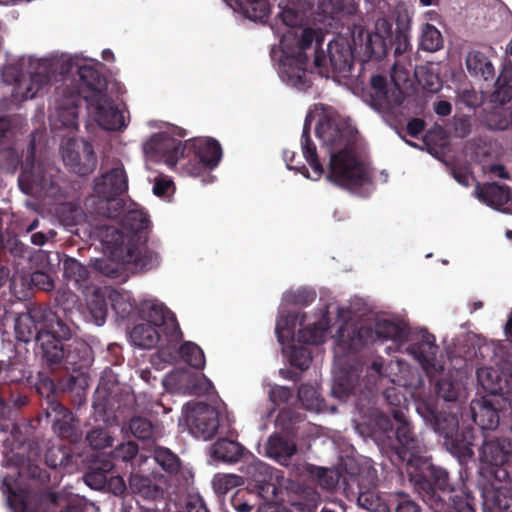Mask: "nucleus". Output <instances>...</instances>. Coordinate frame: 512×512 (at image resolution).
I'll return each mask as SVG.
<instances>
[{
    "instance_id": "nucleus-47",
    "label": "nucleus",
    "mask_w": 512,
    "mask_h": 512,
    "mask_svg": "<svg viewBox=\"0 0 512 512\" xmlns=\"http://www.w3.org/2000/svg\"><path fill=\"white\" fill-rule=\"evenodd\" d=\"M129 428L132 434L138 439H148L153 434L151 423L141 417L133 418L130 422Z\"/></svg>"
},
{
    "instance_id": "nucleus-64",
    "label": "nucleus",
    "mask_w": 512,
    "mask_h": 512,
    "mask_svg": "<svg viewBox=\"0 0 512 512\" xmlns=\"http://www.w3.org/2000/svg\"><path fill=\"white\" fill-rule=\"evenodd\" d=\"M233 506L238 512H250L252 510V505L246 501L241 502L237 497L233 498Z\"/></svg>"
},
{
    "instance_id": "nucleus-59",
    "label": "nucleus",
    "mask_w": 512,
    "mask_h": 512,
    "mask_svg": "<svg viewBox=\"0 0 512 512\" xmlns=\"http://www.w3.org/2000/svg\"><path fill=\"white\" fill-rule=\"evenodd\" d=\"M106 484L108 485V489L115 495L122 494L126 489L125 482L120 476L111 477Z\"/></svg>"
},
{
    "instance_id": "nucleus-4",
    "label": "nucleus",
    "mask_w": 512,
    "mask_h": 512,
    "mask_svg": "<svg viewBox=\"0 0 512 512\" xmlns=\"http://www.w3.org/2000/svg\"><path fill=\"white\" fill-rule=\"evenodd\" d=\"M72 69H75L87 87L84 98L87 102L88 114L97 124L110 131L125 129L130 121L126 108L116 107L102 91L104 81L94 69L93 59L74 56L69 59Z\"/></svg>"
},
{
    "instance_id": "nucleus-30",
    "label": "nucleus",
    "mask_w": 512,
    "mask_h": 512,
    "mask_svg": "<svg viewBox=\"0 0 512 512\" xmlns=\"http://www.w3.org/2000/svg\"><path fill=\"white\" fill-rule=\"evenodd\" d=\"M466 67L468 72L476 78L487 81L494 77V67L491 61L479 51H472L467 55Z\"/></svg>"
},
{
    "instance_id": "nucleus-5",
    "label": "nucleus",
    "mask_w": 512,
    "mask_h": 512,
    "mask_svg": "<svg viewBox=\"0 0 512 512\" xmlns=\"http://www.w3.org/2000/svg\"><path fill=\"white\" fill-rule=\"evenodd\" d=\"M320 38L319 31L309 28L302 29L300 36L291 31L283 36L278 66L283 81L298 89H304L309 85L305 51L311 47L314 40L318 45Z\"/></svg>"
},
{
    "instance_id": "nucleus-36",
    "label": "nucleus",
    "mask_w": 512,
    "mask_h": 512,
    "mask_svg": "<svg viewBox=\"0 0 512 512\" xmlns=\"http://www.w3.org/2000/svg\"><path fill=\"white\" fill-rule=\"evenodd\" d=\"M121 223L124 229L134 233L146 230L150 227V220L147 214L140 208L128 210L121 220Z\"/></svg>"
},
{
    "instance_id": "nucleus-43",
    "label": "nucleus",
    "mask_w": 512,
    "mask_h": 512,
    "mask_svg": "<svg viewBox=\"0 0 512 512\" xmlns=\"http://www.w3.org/2000/svg\"><path fill=\"white\" fill-rule=\"evenodd\" d=\"M154 460L169 473L177 472L180 466L178 458L165 448L155 450Z\"/></svg>"
},
{
    "instance_id": "nucleus-37",
    "label": "nucleus",
    "mask_w": 512,
    "mask_h": 512,
    "mask_svg": "<svg viewBox=\"0 0 512 512\" xmlns=\"http://www.w3.org/2000/svg\"><path fill=\"white\" fill-rule=\"evenodd\" d=\"M420 47L428 52H435L443 47V37L435 26L426 23L421 27Z\"/></svg>"
},
{
    "instance_id": "nucleus-49",
    "label": "nucleus",
    "mask_w": 512,
    "mask_h": 512,
    "mask_svg": "<svg viewBox=\"0 0 512 512\" xmlns=\"http://www.w3.org/2000/svg\"><path fill=\"white\" fill-rule=\"evenodd\" d=\"M87 440L89 441V444L95 449H102L112 444L110 436H108V434L101 429L92 430L87 435Z\"/></svg>"
},
{
    "instance_id": "nucleus-53",
    "label": "nucleus",
    "mask_w": 512,
    "mask_h": 512,
    "mask_svg": "<svg viewBox=\"0 0 512 512\" xmlns=\"http://www.w3.org/2000/svg\"><path fill=\"white\" fill-rule=\"evenodd\" d=\"M138 451V447L134 442H127L125 444L120 445L116 451V457L121 458L122 460H130L132 459Z\"/></svg>"
},
{
    "instance_id": "nucleus-7",
    "label": "nucleus",
    "mask_w": 512,
    "mask_h": 512,
    "mask_svg": "<svg viewBox=\"0 0 512 512\" xmlns=\"http://www.w3.org/2000/svg\"><path fill=\"white\" fill-rule=\"evenodd\" d=\"M330 161L326 179L340 187L350 190L369 182L368 166L357 157L351 144L346 148L329 153Z\"/></svg>"
},
{
    "instance_id": "nucleus-17",
    "label": "nucleus",
    "mask_w": 512,
    "mask_h": 512,
    "mask_svg": "<svg viewBox=\"0 0 512 512\" xmlns=\"http://www.w3.org/2000/svg\"><path fill=\"white\" fill-rule=\"evenodd\" d=\"M163 385L167 390L186 394H205L212 389L208 378L189 369L173 370L165 376Z\"/></svg>"
},
{
    "instance_id": "nucleus-32",
    "label": "nucleus",
    "mask_w": 512,
    "mask_h": 512,
    "mask_svg": "<svg viewBox=\"0 0 512 512\" xmlns=\"http://www.w3.org/2000/svg\"><path fill=\"white\" fill-rule=\"evenodd\" d=\"M127 263L134 262L141 270H149L156 267L160 262L159 255L147 248L133 247L126 244Z\"/></svg>"
},
{
    "instance_id": "nucleus-55",
    "label": "nucleus",
    "mask_w": 512,
    "mask_h": 512,
    "mask_svg": "<svg viewBox=\"0 0 512 512\" xmlns=\"http://www.w3.org/2000/svg\"><path fill=\"white\" fill-rule=\"evenodd\" d=\"M290 396V391L283 386H274L269 390L270 400L276 404L287 401Z\"/></svg>"
},
{
    "instance_id": "nucleus-63",
    "label": "nucleus",
    "mask_w": 512,
    "mask_h": 512,
    "mask_svg": "<svg viewBox=\"0 0 512 512\" xmlns=\"http://www.w3.org/2000/svg\"><path fill=\"white\" fill-rule=\"evenodd\" d=\"M455 512H474V508L469 499L465 501H454Z\"/></svg>"
},
{
    "instance_id": "nucleus-8",
    "label": "nucleus",
    "mask_w": 512,
    "mask_h": 512,
    "mask_svg": "<svg viewBox=\"0 0 512 512\" xmlns=\"http://www.w3.org/2000/svg\"><path fill=\"white\" fill-rule=\"evenodd\" d=\"M127 188V178L124 169L117 166L97 178L94 183L91 201L97 199L98 212L109 218H117L123 210V202L119 198Z\"/></svg>"
},
{
    "instance_id": "nucleus-19",
    "label": "nucleus",
    "mask_w": 512,
    "mask_h": 512,
    "mask_svg": "<svg viewBox=\"0 0 512 512\" xmlns=\"http://www.w3.org/2000/svg\"><path fill=\"white\" fill-rule=\"evenodd\" d=\"M63 161L74 173L85 175L96 165L92 146L82 139H71L62 149Z\"/></svg>"
},
{
    "instance_id": "nucleus-52",
    "label": "nucleus",
    "mask_w": 512,
    "mask_h": 512,
    "mask_svg": "<svg viewBox=\"0 0 512 512\" xmlns=\"http://www.w3.org/2000/svg\"><path fill=\"white\" fill-rule=\"evenodd\" d=\"M491 500L494 503L495 508L500 510H509L512 508V497H507L505 492L501 489H497L491 496Z\"/></svg>"
},
{
    "instance_id": "nucleus-54",
    "label": "nucleus",
    "mask_w": 512,
    "mask_h": 512,
    "mask_svg": "<svg viewBox=\"0 0 512 512\" xmlns=\"http://www.w3.org/2000/svg\"><path fill=\"white\" fill-rule=\"evenodd\" d=\"M317 476L321 485L326 488L333 487L338 481L337 475L334 471L324 468H317Z\"/></svg>"
},
{
    "instance_id": "nucleus-10",
    "label": "nucleus",
    "mask_w": 512,
    "mask_h": 512,
    "mask_svg": "<svg viewBox=\"0 0 512 512\" xmlns=\"http://www.w3.org/2000/svg\"><path fill=\"white\" fill-rule=\"evenodd\" d=\"M181 156L187 159L182 166V172L191 177H198L206 170L216 167L222 153L220 145L215 140L195 138L184 142Z\"/></svg>"
},
{
    "instance_id": "nucleus-23",
    "label": "nucleus",
    "mask_w": 512,
    "mask_h": 512,
    "mask_svg": "<svg viewBox=\"0 0 512 512\" xmlns=\"http://www.w3.org/2000/svg\"><path fill=\"white\" fill-rule=\"evenodd\" d=\"M237 13L252 21H264L270 13L268 0H224Z\"/></svg>"
},
{
    "instance_id": "nucleus-56",
    "label": "nucleus",
    "mask_w": 512,
    "mask_h": 512,
    "mask_svg": "<svg viewBox=\"0 0 512 512\" xmlns=\"http://www.w3.org/2000/svg\"><path fill=\"white\" fill-rule=\"evenodd\" d=\"M85 483L93 489H101L106 483V476L102 472H92L85 476Z\"/></svg>"
},
{
    "instance_id": "nucleus-1",
    "label": "nucleus",
    "mask_w": 512,
    "mask_h": 512,
    "mask_svg": "<svg viewBox=\"0 0 512 512\" xmlns=\"http://www.w3.org/2000/svg\"><path fill=\"white\" fill-rule=\"evenodd\" d=\"M314 128L315 135L327 153L346 148L351 144L352 128L339 114L330 107L315 105L306 116L301 136V149L304 159L312 169L309 174L300 161H296L293 151H284V160L287 168L303 174L311 180H319L325 173L322 164L318 160L316 146L309 138L310 130Z\"/></svg>"
},
{
    "instance_id": "nucleus-38",
    "label": "nucleus",
    "mask_w": 512,
    "mask_h": 512,
    "mask_svg": "<svg viewBox=\"0 0 512 512\" xmlns=\"http://www.w3.org/2000/svg\"><path fill=\"white\" fill-rule=\"evenodd\" d=\"M64 274L67 279L73 281L76 286L83 291H86V287H91L90 285H86L88 272L87 269L77 260L69 258L64 262Z\"/></svg>"
},
{
    "instance_id": "nucleus-22",
    "label": "nucleus",
    "mask_w": 512,
    "mask_h": 512,
    "mask_svg": "<svg viewBox=\"0 0 512 512\" xmlns=\"http://www.w3.org/2000/svg\"><path fill=\"white\" fill-rule=\"evenodd\" d=\"M477 377L482 388L488 395L512 396V374L510 379H503L499 369L492 367L480 368Z\"/></svg>"
},
{
    "instance_id": "nucleus-16",
    "label": "nucleus",
    "mask_w": 512,
    "mask_h": 512,
    "mask_svg": "<svg viewBox=\"0 0 512 512\" xmlns=\"http://www.w3.org/2000/svg\"><path fill=\"white\" fill-rule=\"evenodd\" d=\"M20 189L29 195H42L52 186L51 176L42 163H35L33 147L27 152L22 171L18 179Z\"/></svg>"
},
{
    "instance_id": "nucleus-3",
    "label": "nucleus",
    "mask_w": 512,
    "mask_h": 512,
    "mask_svg": "<svg viewBox=\"0 0 512 512\" xmlns=\"http://www.w3.org/2000/svg\"><path fill=\"white\" fill-rule=\"evenodd\" d=\"M329 311L323 309L321 315L300 316L291 314L280 316L276 323V334L283 353L290 364L305 370L311 363V353L305 344H321L327 336Z\"/></svg>"
},
{
    "instance_id": "nucleus-25",
    "label": "nucleus",
    "mask_w": 512,
    "mask_h": 512,
    "mask_svg": "<svg viewBox=\"0 0 512 512\" xmlns=\"http://www.w3.org/2000/svg\"><path fill=\"white\" fill-rule=\"evenodd\" d=\"M280 17L283 23L290 27L304 24L310 5L306 0H282L279 4Z\"/></svg>"
},
{
    "instance_id": "nucleus-35",
    "label": "nucleus",
    "mask_w": 512,
    "mask_h": 512,
    "mask_svg": "<svg viewBox=\"0 0 512 512\" xmlns=\"http://www.w3.org/2000/svg\"><path fill=\"white\" fill-rule=\"evenodd\" d=\"M358 36L361 40H365L364 53L367 57H381L386 53V39L382 34L378 32L370 33L361 30L359 31Z\"/></svg>"
},
{
    "instance_id": "nucleus-11",
    "label": "nucleus",
    "mask_w": 512,
    "mask_h": 512,
    "mask_svg": "<svg viewBox=\"0 0 512 512\" xmlns=\"http://www.w3.org/2000/svg\"><path fill=\"white\" fill-rule=\"evenodd\" d=\"M179 424L197 439H211L219 428L218 411L205 403L192 402L183 406Z\"/></svg>"
},
{
    "instance_id": "nucleus-41",
    "label": "nucleus",
    "mask_w": 512,
    "mask_h": 512,
    "mask_svg": "<svg viewBox=\"0 0 512 512\" xmlns=\"http://www.w3.org/2000/svg\"><path fill=\"white\" fill-rule=\"evenodd\" d=\"M106 293L112 308L116 311L117 314L123 317L131 311L133 304L128 294H123L110 288L106 291Z\"/></svg>"
},
{
    "instance_id": "nucleus-42",
    "label": "nucleus",
    "mask_w": 512,
    "mask_h": 512,
    "mask_svg": "<svg viewBox=\"0 0 512 512\" xmlns=\"http://www.w3.org/2000/svg\"><path fill=\"white\" fill-rule=\"evenodd\" d=\"M130 488L133 492L141 494L145 498H153L158 494L157 488L151 481L138 474H133L130 478Z\"/></svg>"
},
{
    "instance_id": "nucleus-2",
    "label": "nucleus",
    "mask_w": 512,
    "mask_h": 512,
    "mask_svg": "<svg viewBox=\"0 0 512 512\" xmlns=\"http://www.w3.org/2000/svg\"><path fill=\"white\" fill-rule=\"evenodd\" d=\"M340 322L335 338V361L333 366L334 384L332 393L340 400H346L353 389V384L358 378L356 368L346 369L342 354L345 351L357 350L360 347L374 342L378 338H387L399 340L401 338L402 327L385 318H378L375 322V331L370 326L362 323L347 321L349 310L346 308H335Z\"/></svg>"
},
{
    "instance_id": "nucleus-48",
    "label": "nucleus",
    "mask_w": 512,
    "mask_h": 512,
    "mask_svg": "<svg viewBox=\"0 0 512 512\" xmlns=\"http://www.w3.org/2000/svg\"><path fill=\"white\" fill-rule=\"evenodd\" d=\"M425 418L428 421H432L433 420L434 421V423H433L434 430L439 432V433L445 434L447 437L451 436L452 432L457 427V421H456V419L454 417H450L449 419H445V421L447 422V426L442 425L441 422H440V418L438 416H436L433 412H429V415L425 416Z\"/></svg>"
},
{
    "instance_id": "nucleus-24",
    "label": "nucleus",
    "mask_w": 512,
    "mask_h": 512,
    "mask_svg": "<svg viewBox=\"0 0 512 512\" xmlns=\"http://www.w3.org/2000/svg\"><path fill=\"white\" fill-rule=\"evenodd\" d=\"M107 290L109 288L100 289L92 286L86 287V291H84L87 308L97 326L103 325L106 319L108 311Z\"/></svg>"
},
{
    "instance_id": "nucleus-31",
    "label": "nucleus",
    "mask_w": 512,
    "mask_h": 512,
    "mask_svg": "<svg viewBox=\"0 0 512 512\" xmlns=\"http://www.w3.org/2000/svg\"><path fill=\"white\" fill-rule=\"evenodd\" d=\"M39 257L41 260L47 261V271H36L32 273L31 282L34 286L44 291L52 290L54 287V282L50 273L55 271V269L59 266L60 257L57 253L51 255L46 252H41Z\"/></svg>"
},
{
    "instance_id": "nucleus-60",
    "label": "nucleus",
    "mask_w": 512,
    "mask_h": 512,
    "mask_svg": "<svg viewBox=\"0 0 512 512\" xmlns=\"http://www.w3.org/2000/svg\"><path fill=\"white\" fill-rule=\"evenodd\" d=\"M423 128L424 123L419 119L411 120L407 125L408 133L412 136H417L420 132H422Z\"/></svg>"
},
{
    "instance_id": "nucleus-18",
    "label": "nucleus",
    "mask_w": 512,
    "mask_h": 512,
    "mask_svg": "<svg viewBox=\"0 0 512 512\" xmlns=\"http://www.w3.org/2000/svg\"><path fill=\"white\" fill-rule=\"evenodd\" d=\"M178 359L198 370L203 369L205 366V356L202 349L192 342L184 343L177 351L170 346L162 347L152 357L151 363L156 369L162 370L166 363H172Z\"/></svg>"
},
{
    "instance_id": "nucleus-21",
    "label": "nucleus",
    "mask_w": 512,
    "mask_h": 512,
    "mask_svg": "<svg viewBox=\"0 0 512 512\" xmlns=\"http://www.w3.org/2000/svg\"><path fill=\"white\" fill-rule=\"evenodd\" d=\"M475 196L486 205L512 213V191L505 186L495 183L478 186L475 190Z\"/></svg>"
},
{
    "instance_id": "nucleus-12",
    "label": "nucleus",
    "mask_w": 512,
    "mask_h": 512,
    "mask_svg": "<svg viewBox=\"0 0 512 512\" xmlns=\"http://www.w3.org/2000/svg\"><path fill=\"white\" fill-rule=\"evenodd\" d=\"M80 82V86L75 91H69L67 83L65 87L58 89L55 108L50 118L54 129L68 128L72 130L77 127L80 94L87 93V87L81 79Z\"/></svg>"
},
{
    "instance_id": "nucleus-57",
    "label": "nucleus",
    "mask_w": 512,
    "mask_h": 512,
    "mask_svg": "<svg viewBox=\"0 0 512 512\" xmlns=\"http://www.w3.org/2000/svg\"><path fill=\"white\" fill-rule=\"evenodd\" d=\"M512 98V87L509 85H499L493 94V102L504 104Z\"/></svg>"
},
{
    "instance_id": "nucleus-27",
    "label": "nucleus",
    "mask_w": 512,
    "mask_h": 512,
    "mask_svg": "<svg viewBox=\"0 0 512 512\" xmlns=\"http://www.w3.org/2000/svg\"><path fill=\"white\" fill-rule=\"evenodd\" d=\"M372 368L380 375L389 377L391 382L400 386H408L412 384L410 379L412 374L411 369L401 360L390 361L385 367H383L382 363L375 361L372 364Z\"/></svg>"
},
{
    "instance_id": "nucleus-61",
    "label": "nucleus",
    "mask_w": 512,
    "mask_h": 512,
    "mask_svg": "<svg viewBox=\"0 0 512 512\" xmlns=\"http://www.w3.org/2000/svg\"><path fill=\"white\" fill-rule=\"evenodd\" d=\"M434 110L440 116H447L451 112V104L447 101H439L435 104Z\"/></svg>"
},
{
    "instance_id": "nucleus-28",
    "label": "nucleus",
    "mask_w": 512,
    "mask_h": 512,
    "mask_svg": "<svg viewBox=\"0 0 512 512\" xmlns=\"http://www.w3.org/2000/svg\"><path fill=\"white\" fill-rule=\"evenodd\" d=\"M242 446L231 440L220 439L210 446L209 455L212 462H235L242 454Z\"/></svg>"
},
{
    "instance_id": "nucleus-44",
    "label": "nucleus",
    "mask_w": 512,
    "mask_h": 512,
    "mask_svg": "<svg viewBox=\"0 0 512 512\" xmlns=\"http://www.w3.org/2000/svg\"><path fill=\"white\" fill-rule=\"evenodd\" d=\"M213 487L217 493L225 494L230 489L241 484V478L235 474L219 473L213 478Z\"/></svg>"
},
{
    "instance_id": "nucleus-62",
    "label": "nucleus",
    "mask_w": 512,
    "mask_h": 512,
    "mask_svg": "<svg viewBox=\"0 0 512 512\" xmlns=\"http://www.w3.org/2000/svg\"><path fill=\"white\" fill-rule=\"evenodd\" d=\"M396 512H418V507L414 502L405 500L398 504Z\"/></svg>"
},
{
    "instance_id": "nucleus-46",
    "label": "nucleus",
    "mask_w": 512,
    "mask_h": 512,
    "mask_svg": "<svg viewBox=\"0 0 512 512\" xmlns=\"http://www.w3.org/2000/svg\"><path fill=\"white\" fill-rule=\"evenodd\" d=\"M298 396L307 409L319 410L321 408L322 402L314 387L308 385L300 387Z\"/></svg>"
},
{
    "instance_id": "nucleus-14",
    "label": "nucleus",
    "mask_w": 512,
    "mask_h": 512,
    "mask_svg": "<svg viewBox=\"0 0 512 512\" xmlns=\"http://www.w3.org/2000/svg\"><path fill=\"white\" fill-rule=\"evenodd\" d=\"M407 351L420 364L425 373L433 376L443 369V363L437 358L438 346L435 337L424 329L410 335Z\"/></svg>"
},
{
    "instance_id": "nucleus-6",
    "label": "nucleus",
    "mask_w": 512,
    "mask_h": 512,
    "mask_svg": "<svg viewBox=\"0 0 512 512\" xmlns=\"http://www.w3.org/2000/svg\"><path fill=\"white\" fill-rule=\"evenodd\" d=\"M160 333L169 334L173 341L181 338L174 314L156 299L144 300L141 304V322L131 330L130 340L138 347L150 349L159 341Z\"/></svg>"
},
{
    "instance_id": "nucleus-15",
    "label": "nucleus",
    "mask_w": 512,
    "mask_h": 512,
    "mask_svg": "<svg viewBox=\"0 0 512 512\" xmlns=\"http://www.w3.org/2000/svg\"><path fill=\"white\" fill-rule=\"evenodd\" d=\"M29 79H16L12 91L13 97L20 100L33 98L38 91L48 85L55 71V63L47 59H37L30 63Z\"/></svg>"
},
{
    "instance_id": "nucleus-29",
    "label": "nucleus",
    "mask_w": 512,
    "mask_h": 512,
    "mask_svg": "<svg viewBox=\"0 0 512 512\" xmlns=\"http://www.w3.org/2000/svg\"><path fill=\"white\" fill-rule=\"evenodd\" d=\"M296 447L290 442L278 435L271 436L265 445V454L275 459L282 465H286L288 459L295 453Z\"/></svg>"
},
{
    "instance_id": "nucleus-51",
    "label": "nucleus",
    "mask_w": 512,
    "mask_h": 512,
    "mask_svg": "<svg viewBox=\"0 0 512 512\" xmlns=\"http://www.w3.org/2000/svg\"><path fill=\"white\" fill-rule=\"evenodd\" d=\"M174 191L173 181L167 177H160L156 180V183L153 187V192L157 196H169Z\"/></svg>"
},
{
    "instance_id": "nucleus-13",
    "label": "nucleus",
    "mask_w": 512,
    "mask_h": 512,
    "mask_svg": "<svg viewBox=\"0 0 512 512\" xmlns=\"http://www.w3.org/2000/svg\"><path fill=\"white\" fill-rule=\"evenodd\" d=\"M102 242L109 257L95 259L94 267L96 270L109 277L118 276L123 264L127 263L125 236L116 228L107 227L103 231Z\"/></svg>"
},
{
    "instance_id": "nucleus-34",
    "label": "nucleus",
    "mask_w": 512,
    "mask_h": 512,
    "mask_svg": "<svg viewBox=\"0 0 512 512\" xmlns=\"http://www.w3.org/2000/svg\"><path fill=\"white\" fill-rule=\"evenodd\" d=\"M512 111L507 107L494 106L484 114L485 125L492 130H506L511 124Z\"/></svg>"
},
{
    "instance_id": "nucleus-58",
    "label": "nucleus",
    "mask_w": 512,
    "mask_h": 512,
    "mask_svg": "<svg viewBox=\"0 0 512 512\" xmlns=\"http://www.w3.org/2000/svg\"><path fill=\"white\" fill-rule=\"evenodd\" d=\"M186 510L188 512H208L202 498L199 496H191L189 498Z\"/></svg>"
},
{
    "instance_id": "nucleus-40",
    "label": "nucleus",
    "mask_w": 512,
    "mask_h": 512,
    "mask_svg": "<svg viewBox=\"0 0 512 512\" xmlns=\"http://www.w3.org/2000/svg\"><path fill=\"white\" fill-rule=\"evenodd\" d=\"M437 392L444 400L454 401L461 393V385L452 375H448L437 382Z\"/></svg>"
},
{
    "instance_id": "nucleus-26",
    "label": "nucleus",
    "mask_w": 512,
    "mask_h": 512,
    "mask_svg": "<svg viewBox=\"0 0 512 512\" xmlns=\"http://www.w3.org/2000/svg\"><path fill=\"white\" fill-rule=\"evenodd\" d=\"M482 459L496 466L512 461V442L507 439L485 442L482 447Z\"/></svg>"
},
{
    "instance_id": "nucleus-39",
    "label": "nucleus",
    "mask_w": 512,
    "mask_h": 512,
    "mask_svg": "<svg viewBox=\"0 0 512 512\" xmlns=\"http://www.w3.org/2000/svg\"><path fill=\"white\" fill-rule=\"evenodd\" d=\"M246 474L248 478L255 482L256 486L260 489L264 488L271 478L272 474L269 467L263 462L253 459L252 462L246 468Z\"/></svg>"
},
{
    "instance_id": "nucleus-45",
    "label": "nucleus",
    "mask_w": 512,
    "mask_h": 512,
    "mask_svg": "<svg viewBox=\"0 0 512 512\" xmlns=\"http://www.w3.org/2000/svg\"><path fill=\"white\" fill-rule=\"evenodd\" d=\"M415 74L418 77L419 83L428 92L436 93L440 90L442 84L440 78L436 74L429 72L424 67L417 68Z\"/></svg>"
},
{
    "instance_id": "nucleus-33",
    "label": "nucleus",
    "mask_w": 512,
    "mask_h": 512,
    "mask_svg": "<svg viewBox=\"0 0 512 512\" xmlns=\"http://www.w3.org/2000/svg\"><path fill=\"white\" fill-rule=\"evenodd\" d=\"M371 88L373 94H371V99L366 101L378 111L388 108L391 105V100L387 90L386 78L380 75L373 76L371 78Z\"/></svg>"
},
{
    "instance_id": "nucleus-20",
    "label": "nucleus",
    "mask_w": 512,
    "mask_h": 512,
    "mask_svg": "<svg viewBox=\"0 0 512 512\" xmlns=\"http://www.w3.org/2000/svg\"><path fill=\"white\" fill-rule=\"evenodd\" d=\"M353 59V50L348 38L338 36L328 44V59L320 54H315L314 63L318 67H325L329 61L330 65L337 71L350 69Z\"/></svg>"
},
{
    "instance_id": "nucleus-9",
    "label": "nucleus",
    "mask_w": 512,
    "mask_h": 512,
    "mask_svg": "<svg viewBox=\"0 0 512 512\" xmlns=\"http://www.w3.org/2000/svg\"><path fill=\"white\" fill-rule=\"evenodd\" d=\"M181 137L179 129L166 123H161L159 131L152 134L142 145V150L147 161L163 162L169 167H174L181 156L183 144L175 136Z\"/></svg>"
},
{
    "instance_id": "nucleus-50",
    "label": "nucleus",
    "mask_w": 512,
    "mask_h": 512,
    "mask_svg": "<svg viewBox=\"0 0 512 512\" xmlns=\"http://www.w3.org/2000/svg\"><path fill=\"white\" fill-rule=\"evenodd\" d=\"M43 352L45 357L51 363L59 362L63 356V348L60 346V343L57 340H53L51 342L44 343L42 342Z\"/></svg>"
}]
</instances>
